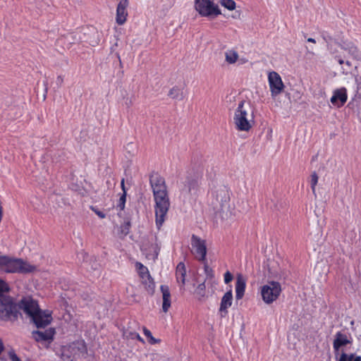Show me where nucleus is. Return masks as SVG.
Listing matches in <instances>:
<instances>
[{
  "label": "nucleus",
  "instance_id": "7ed1b4c3",
  "mask_svg": "<svg viewBox=\"0 0 361 361\" xmlns=\"http://www.w3.org/2000/svg\"><path fill=\"white\" fill-rule=\"evenodd\" d=\"M0 270L6 273L27 274L37 270V267L22 259L0 255Z\"/></svg>",
  "mask_w": 361,
  "mask_h": 361
},
{
  "label": "nucleus",
  "instance_id": "2f4dec72",
  "mask_svg": "<svg viewBox=\"0 0 361 361\" xmlns=\"http://www.w3.org/2000/svg\"><path fill=\"white\" fill-rule=\"evenodd\" d=\"M143 332H144L145 336L149 339V342L151 344H155V343H157L159 342V340H157L153 337L151 331L149 330H148L147 328L143 327Z\"/></svg>",
  "mask_w": 361,
  "mask_h": 361
},
{
  "label": "nucleus",
  "instance_id": "9b49d317",
  "mask_svg": "<svg viewBox=\"0 0 361 361\" xmlns=\"http://www.w3.org/2000/svg\"><path fill=\"white\" fill-rule=\"evenodd\" d=\"M268 82L272 97H276L283 90V82L281 76L276 72L272 71L269 73Z\"/></svg>",
  "mask_w": 361,
  "mask_h": 361
},
{
  "label": "nucleus",
  "instance_id": "f03ea898",
  "mask_svg": "<svg viewBox=\"0 0 361 361\" xmlns=\"http://www.w3.org/2000/svg\"><path fill=\"white\" fill-rule=\"evenodd\" d=\"M233 123L240 131H249L255 124L254 109L251 104L244 100L240 101L235 109Z\"/></svg>",
  "mask_w": 361,
  "mask_h": 361
},
{
  "label": "nucleus",
  "instance_id": "cd10ccee",
  "mask_svg": "<svg viewBox=\"0 0 361 361\" xmlns=\"http://www.w3.org/2000/svg\"><path fill=\"white\" fill-rule=\"evenodd\" d=\"M169 96L173 99H176L178 100H181L183 98V92L177 87H174L170 90Z\"/></svg>",
  "mask_w": 361,
  "mask_h": 361
},
{
  "label": "nucleus",
  "instance_id": "0eeeda50",
  "mask_svg": "<svg viewBox=\"0 0 361 361\" xmlns=\"http://www.w3.org/2000/svg\"><path fill=\"white\" fill-rule=\"evenodd\" d=\"M281 293V286L279 282L269 281L260 288V293L264 303L270 305L276 301Z\"/></svg>",
  "mask_w": 361,
  "mask_h": 361
},
{
  "label": "nucleus",
  "instance_id": "1a4fd4ad",
  "mask_svg": "<svg viewBox=\"0 0 361 361\" xmlns=\"http://www.w3.org/2000/svg\"><path fill=\"white\" fill-rule=\"evenodd\" d=\"M86 346L84 341H78L66 346L63 349V355L67 357L78 359L83 357L86 353Z\"/></svg>",
  "mask_w": 361,
  "mask_h": 361
},
{
  "label": "nucleus",
  "instance_id": "393cba45",
  "mask_svg": "<svg viewBox=\"0 0 361 361\" xmlns=\"http://www.w3.org/2000/svg\"><path fill=\"white\" fill-rule=\"evenodd\" d=\"M135 266L137 269L138 270V273L141 279H149V276H150V274L149 273L148 269L140 262H137Z\"/></svg>",
  "mask_w": 361,
  "mask_h": 361
},
{
  "label": "nucleus",
  "instance_id": "e433bc0d",
  "mask_svg": "<svg viewBox=\"0 0 361 361\" xmlns=\"http://www.w3.org/2000/svg\"><path fill=\"white\" fill-rule=\"evenodd\" d=\"M233 280V276L229 271L224 274V282L226 283H230Z\"/></svg>",
  "mask_w": 361,
  "mask_h": 361
},
{
  "label": "nucleus",
  "instance_id": "6ab92c4d",
  "mask_svg": "<svg viewBox=\"0 0 361 361\" xmlns=\"http://www.w3.org/2000/svg\"><path fill=\"white\" fill-rule=\"evenodd\" d=\"M350 343L346 335L338 332L336 334L335 339L334 341L333 346L336 352H338L342 346H344Z\"/></svg>",
  "mask_w": 361,
  "mask_h": 361
},
{
  "label": "nucleus",
  "instance_id": "39448f33",
  "mask_svg": "<svg viewBox=\"0 0 361 361\" xmlns=\"http://www.w3.org/2000/svg\"><path fill=\"white\" fill-rule=\"evenodd\" d=\"M195 9L202 17H216L221 14L214 0H194Z\"/></svg>",
  "mask_w": 361,
  "mask_h": 361
},
{
  "label": "nucleus",
  "instance_id": "5701e85b",
  "mask_svg": "<svg viewBox=\"0 0 361 361\" xmlns=\"http://www.w3.org/2000/svg\"><path fill=\"white\" fill-rule=\"evenodd\" d=\"M197 182L195 179L188 178L184 183V187L182 188L183 192L190 193L195 188Z\"/></svg>",
  "mask_w": 361,
  "mask_h": 361
},
{
  "label": "nucleus",
  "instance_id": "c756f323",
  "mask_svg": "<svg viewBox=\"0 0 361 361\" xmlns=\"http://www.w3.org/2000/svg\"><path fill=\"white\" fill-rule=\"evenodd\" d=\"M318 180H319V177H318L317 174L316 173V172H313L310 176V186H311V188L312 190V193L314 194L315 197H317L316 185H317Z\"/></svg>",
  "mask_w": 361,
  "mask_h": 361
},
{
  "label": "nucleus",
  "instance_id": "a19ab883",
  "mask_svg": "<svg viewBox=\"0 0 361 361\" xmlns=\"http://www.w3.org/2000/svg\"><path fill=\"white\" fill-rule=\"evenodd\" d=\"M345 63H346L348 66H350V63L348 61H347L345 62Z\"/></svg>",
  "mask_w": 361,
  "mask_h": 361
},
{
  "label": "nucleus",
  "instance_id": "4be33fe9",
  "mask_svg": "<svg viewBox=\"0 0 361 361\" xmlns=\"http://www.w3.org/2000/svg\"><path fill=\"white\" fill-rule=\"evenodd\" d=\"M238 54L233 49L227 50L225 52L226 61L230 64L235 63L238 59Z\"/></svg>",
  "mask_w": 361,
  "mask_h": 361
},
{
  "label": "nucleus",
  "instance_id": "2eb2a0df",
  "mask_svg": "<svg viewBox=\"0 0 361 361\" xmlns=\"http://www.w3.org/2000/svg\"><path fill=\"white\" fill-rule=\"evenodd\" d=\"M246 287V279L245 277L239 274L236 277V283H235V298L236 300H240L245 293Z\"/></svg>",
  "mask_w": 361,
  "mask_h": 361
},
{
  "label": "nucleus",
  "instance_id": "79ce46f5",
  "mask_svg": "<svg viewBox=\"0 0 361 361\" xmlns=\"http://www.w3.org/2000/svg\"><path fill=\"white\" fill-rule=\"evenodd\" d=\"M58 79L60 80V82H62V79L60 77Z\"/></svg>",
  "mask_w": 361,
  "mask_h": 361
},
{
  "label": "nucleus",
  "instance_id": "6e6552de",
  "mask_svg": "<svg viewBox=\"0 0 361 361\" xmlns=\"http://www.w3.org/2000/svg\"><path fill=\"white\" fill-rule=\"evenodd\" d=\"M212 204L216 210L224 209L228 206L230 195L228 189L224 185H219L212 191Z\"/></svg>",
  "mask_w": 361,
  "mask_h": 361
},
{
  "label": "nucleus",
  "instance_id": "473e14b6",
  "mask_svg": "<svg viewBox=\"0 0 361 361\" xmlns=\"http://www.w3.org/2000/svg\"><path fill=\"white\" fill-rule=\"evenodd\" d=\"M121 187H122V190L123 191V194L122 195V196L120 197V200H119V207H121V209H123L125 207V202H126V190H125V186H124V179H122L121 180Z\"/></svg>",
  "mask_w": 361,
  "mask_h": 361
},
{
  "label": "nucleus",
  "instance_id": "aec40b11",
  "mask_svg": "<svg viewBox=\"0 0 361 361\" xmlns=\"http://www.w3.org/2000/svg\"><path fill=\"white\" fill-rule=\"evenodd\" d=\"M204 272L206 274V279L204 281L207 283V285H210L211 292L213 293L214 292V286L216 285V281L214 277L212 269L209 268L207 264H204Z\"/></svg>",
  "mask_w": 361,
  "mask_h": 361
},
{
  "label": "nucleus",
  "instance_id": "bb28decb",
  "mask_svg": "<svg viewBox=\"0 0 361 361\" xmlns=\"http://www.w3.org/2000/svg\"><path fill=\"white\" fill-rule=\"evenodd\" d=\"M337 361H361V356L342 353Z\"/></svg>",
  "mask_w": 361,
  "mask_h": 361
},
{
  "label": "nucleus",
  "instance_id": "c85d7f7f",
  "mask_svg": "<svg viewBox=\"0 0 361 361\" xmlns=\"http://www.w3.org/2000/svg\"><path fill=\"white\" fill-rule=\"evenodd\" d=\"M123 336L127 339H137L138 341L144 343V340L140 337V334L135 331H131L129 330H126L123 332Z\"/></svg>",
  "mask_w": 361,
  "mask_h": 361
},
{
  "label": "nucleus",
  "instance_id": "f704fd0d",
  "mask_svg": "<svg viewBox=\"0 0 361 361\" xmlns=\"http://www.w3.org/2000/svg\"><path fill=\"white\" fill-rule=\"evenodd\" d=\"M130 221H126L121 226V232L123 235H126L130 232Z\"/></svg>",
  "mask_w": 361,
  "mask_h": 361
},
{
  "label": "nucleus",
  "instance_id": "a878e982",
  "mask_svg": "<svg viewBox=\"0 0 361 361\" xmlns=\"http://www.w3.org/2000/svg\"><path fill=\"white\" fill-rule=\"evenodd\" d=\"M205 281L199 284L198 286L196 288L195 290V294L199 300H202V298H204L207 297L206 295V284Z\"/></svg>",
  "mask_w": 361,
  "mask_h": 361
},
{
  "label": "nucleus",
  "instance_id": "37998d69",
  "mask_svg": "<svg viewBox=\"0 0 361 361\" xmlns=\"http://www.w3.org/2000/svg\"><path fill=\"white\" fill-rule=\"evenodd\" d=\"M75 359H74L73 357H72V359L71 360V361H75Z\"/></svg>",
  "mask_w": 361,
  "mask_h": 361
},
{
  "label": "nucleus",
  "instance_id": "412c9836",
  "mask_svg": "<svg viewBox=\"0 0 361 361\" xmlns=\"http://www.w3.org/2000/svg\"><path fill=\"white\" fill-rule=\"evenodd\" d=\"M185 267L183 263L180 262L176 267V276L178 283H181L182 285L185 284Z\"/></svg>",
  "mask_w": 361,
  "mask_h": 361
},
{
  "label": "nucleus",
  "instance_id": "58836bf2",
  "mask_svg": "<svg viewBox=\"0 0 361 361\" xmlns=\"http://www.w3.org/2000/svg\"><path fill=\"white\" fill-rule=\"evenodd\" d=\"M307 42H312V43H315L316 42L315 39H313V38H311V37L307 39Z\"/></svg>",
  "mask_w": 361,
  "mask_h": 361
},
{
  "label": "nucleus",
  "instance_id": "4468645a",
  "mask_svg": "<svg viewBox=\"0 0 361 361\" xmlns=\"http://www.w3.org/2000/svg\"><path fill=\"white\" fill-rule=\"evenodd\" d=\"M341 50L347 51L348 54L356 60H361V51L352 42L345 43L343 45H337Z\"/></svg>",
  "mask_w": 361,
  "mask_h": 361
},
{
  "label": "nucleus",
  "instance_id": "c9c22d12",
  "mask_svg": "<svg viewBox=\"0 0 361 361\" xmlns=\"http://www.w3.org/2000/svg\"><path fill=\"white\" fill-rule=\"evenodd\" d=\"M8 290V286L4 281L0 280V293Z\"/></svg>",
  "mask_w": 361,
  "mask_h": 361
},
{
  "label": "nucleus",
  "instance_id": "7c9ffc66",
  "mask_svg": "<svg viewBox=\"0 0 361 361\" xmlns=\"http://www.w3.org/2000/svg\"><path fill=\"white\" fill-rule=\"evenodd\" d=\"M220 3L222 6L229 11H233L236 7L235 1L233 0H221Z\"/></svg>",
  "mask_w": 361,
  "mask_h": 361
},
{
  "label": "nucleus",
  "instance_id": "b1692460",
  "mask_svg": "<svg viewBox=\"0 0 361 361\" xmlns=\"http://www.w3.org/2000/svg\"><path fill=\"white\" fill-rule=\"evenodd\" d=\"M142 283L145 286V288L149 294H153L155 288V283L152 276H149V279H142Z\"/></svg>",
  "mask_w": 361,
  "mask_h": 361
},
{
  "label": "nucleus",
  "instance_id": "ea45409f",
  "mask_svg": "<svg viewBox=\"0 0 361 361\" xmlns=\"http://www.w3.org/2000/svg\"><path fill=\"white\" fill-rule=\"evenodd\" d=\"M157 255H158V251L156 250H155V257H157Z\"/></svg>",
  "mask_w": 361,
  "mask_h": 361
},
{
  "label": "nucleus",
  "instance_id": "20e7f679",
  "mask_svg": "<svg viewBox=\"0 0 361 361\" xmlns=\"http://www.w3.org/2000/svg\"><path fill=\"white\" fill-rule=\"evenodd\" d=\"M24 311L32 319L37 328H43L50 324L51 316L49 312H42L39 309L37 303L29 300L24 304Z\"/></svg>",
  "mask_w": 361,
  "mask_h": 361
},
{
  "label": "nucleus",
  "instance_id": "f8f14e48",
  "mask_svg": "<svg viewBox=\"0 0 361 361\" xmlns=\"http://www.w3.org/2000/svg\"><path fill=\"white\" fill-rule=\"evenodd\" d=\"M128 0H121L117 6L116 21L118 25H123L126 21L128 16Z\"/></svg>",
  "mask_w": 361,
  "mask_h": 361
},
{
  "label": "nucleus",
  "instance_id": "f257e3e1",
  "mask_svg": "<svg viewBox=\"0 0 361 361\" xmlns=\"http://www.w3.org/2000/svg\"><path fill=\"white\" fill-rule=\"evenodd\" d=\"M150 185L152 188L154 200L155 221L159 228L166 220L170 207V200L168 195L165 180L159 174L150 176Z\"/></svg>",
  "mask_w": 361,
  "mask_h": 361
},
{
  "label": "nucleus",
  "instance_id": "423d86ee",
  "mask_svg": "<svg viewBox=\"0 0 361 361\" xmlns=\"http://www.w3.org/2000/svg\"><path fill=\"white\" fill-rule=\"evenodd\" d=\"M18 317V307L12 298L0 295V319L5 321L14 320Z\"/></svg>",
  "mask_w": 361,
  "mask_h": 361
},
{
  "label": "nucleus",
  "instance_id": "72a5a7b5",
  "mask_svg": "<svg viewBox=\"0 0 361 361\" xmlns=\"http://www.w3.org/2000/svg\"><path fill=\"white\" fill-rule=\"evenodd\" d=\"M329 49L333 54H335V58L337 59L338 63L341 65L343 64L344 63V60L340 54H338L339 52L338 50L337 49H333L331 46L329 47Z\"/></svg>",
  "mask_w": 361,
  "mask_h": 361
},
{
  "label": "nucleus",
  "instance_id": "4c0bfd02",
  "mask_svg": "<svg viewBox=\"0 0 361 361\" xmlns=\"http://www.w3.org/2000/svg\"><path fill=\"white\" fill-rule=\"evenodd\" d=\"M92 210L97 214V216L99 217H100L101 219H104L105 218L106 215L102 212H100L94 208H92Z\"/></svg>",
  "mask_w": 361,
  "mask_h": 361
},
{
  "label": "nucleus",
  "instance_id": "a211bd4d",
  "mask_svg": "<svg viewBox=\"0 0 361 361\" xmlns=\"http://www.w3.org/2000/svg\"><path fill=\"white\" fill-rule=\"evenodd\" d=\"M161 291L162 293V310L164 312H167L171 307V293L169 288L167 286H161Z\"/></svg>",
  "mask_w": 361,
  "mask_h": 361
},
{
  "label": "nucleus",
  "instance_id": "dca6fc26",
  "mask_svg": "<svg viewBox=\"0 0 361 361\" xmlns=\"http://www.w3.org/2000/svg\"><path fill=\"white\" fill-rule=\"evenodd\" d=\"M338 101L341 103L340 106L343 105L347 101V90L345 87L336 90L334 92V94L331 98V102L333 104L336 105Z\"/></svg>",
  "mask_w": 361,
  "mask_h": 361
},
{
  "label": "nucleus",
  "instance_id": "f3484780",
  "mask_svg": "<svg viewBox=\"0 0 361 361\" xmlns=\"http://www.w3.org/2000/svg\"><path fill=\"white\" fill-rule=\"evenodd\" d=\"M233 302L232 290L227 291L221 298L219 311L226 315L228 313V308L230 307Z\"/></svg>",
  "mask_w": 361,
  "mask_h": 361
},
{
  "label": "nucleus",
  "instance_id": "9d476101",
  "mask_svg": "<svg viewBox=\"0 0 361 361\" xmlns=\"http://www.w3.org/2000/svg\"><path fill=\"white\" fill-rule=\"evenodd\" d=\"M191 252L195 257L203 262L206 261L207 245L206 241L195 235L191 237Z\"/></svg>",
  "mask_w": 361,
  "mask_h": 361
},
{
  "label": "nucleus",
  "instance_id": "ddd939ff",
  "mask_svg": "<svg viewBox=\"0 0 361 361\" xmlns=\"http://www.w3.org/2000/svg\"><path fill=\"white\" fill-rule=\"evenodd\" d=\"M54 333V330L50 328L44 331L38 330L33 331L32 336L37 341H47L53 339Z\"/></svg>",
  "mask_w": 361,
  "mask_h": 361
}]
</instances>
